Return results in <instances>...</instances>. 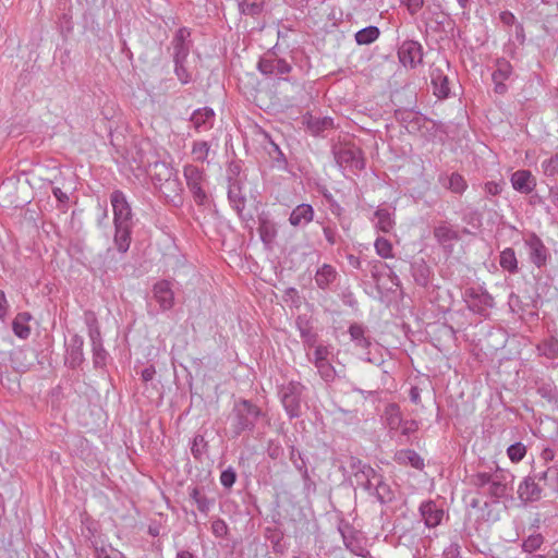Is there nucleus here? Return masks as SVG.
Instances as JSON below:
<instances>
[{
    "mask_svg": "<svg viewBox=\"0 0 558 558\" xmlns=\"http://www.w3.org/2000/svg\"><path fill=\"white\" fill-rule=\"evenodd\" d=\"M348 463L356 486L366 492L369 497L380 505H387L395 500V490L384 475L371 464L353 456L349 458Z\"/></svg>",
    "mask_w": 558,
    "mask_h": 558,
    "instance_id": "1",
    "label": "nucleus"
},
{
    "mask_svg": "<svg viewBox=\"0 0 558 558\" xmlns=\"http://www.w3.org/2000/svg\"><path fill=\"white\" fill-rule=\"evenodd\" d=\"M514 475L505 469L496 468L494 472H477L470 477V483L490 497L495 502L505 498L513 489Z\"/></svg>",
    "mask_w": 558,
    "mask_h": 558,
    "instance_id": "2",
    "label": "nucleus"
},
{
    "mask_svg": "<svg viewBox=\"0 0 558 558\" xmlns=\"http://www.w3.org/2000/svg\"><path fill=\"white\" fill-rule=\"evenodd\" d=\"M265 416L266 413L253 401L244 398L235 400L229 415L232 438L253 432L258 421Z\"/></svg>",
    "mask_w": 558,
    "mask_h": 558,
    "instance_id": "3",
    "label": "nucleus"
},
{
    "mask_svg": "<svg viewBox=\"0 0 558 558\" xmlns=\"http://www.w3.org/2000/svg\"><path fill=\"white\" fill-rule=\"evenodd\" d=\"M306 387L298 380H290L279 389L281 404L289 418H298L302 415L303 395Z\"/></svg>",
    "mask_w": 558,
    "mask_h": 558,
    "instance_id": "4",
    "label": "nucleus"
},
{
    "mask_svg": "<svg viewBox=\"0 0 558 558\" xmlns=\"http://www.w3.org/2000/svg\"><path fill=\"white\" fill-rule=\"evenodd\" d=\"M462 299L470 312L483 318H487L495 306L494 296L482 286L465 288Z\"/></svg>",
    "mask_w": 558,
    "mask_h": 558,
    "instance_id": "5",
    "label": "nucleus"
},
{
    "mask_svg": "<svg viewBox=\"0 0 558 558\" xmlns=\"http://www.w3.org/2000/svg\"><path fill=\"white\" fill-rule=\"evenodd\" d=\"M183 175L195 204L206 206L209 203V197L205 189L207 178L204 170L189 163L183 167Z\"/></svg>",
    "mask_w": 558,
    "mask_h": 558,
    "instance_id": "6",
    "label": "nucleus"
},
{
    "mask_svg": "<svg viewBox=\"0 0 558 558\" xmlns=\"http://www.w3.org/2000/svg\"><path fill=\"white\" fill-rule=\"evenodd\" d=\"M337 165L341 169L361 171L365 168V159L360 147L352 143H340L332 147Z\"/></svg>",
    "mask_w": 558,
    "mask_h": 558,
    "instance_id": "7",
    "label": "nucleus"
},
{
    "mask_svg": "<svg viewBox=\"0 0 558 558\" xmlns=\"http://www.w3.org/2000/svg\"><path fill=\"white\" fill-rule=\"evenodd\" d=\"M257 69L263 75L287 81L286 75L292 71V65L279 57L276 45L259 58Z\"/></svg>",
    "mask_w": 558,
    "mask_h": 558,
    "instance_id": "8",
    "label": "nucleus"
},
{
    "mask_svg": "<svg viewBox=\"0 0 558 558\" xmlns=\"http://www.w3.org/2000/svg\"><path fill=\"white\" fill-rule=\"evenodd\" d=\"M460 231L448 221H440L433 229V236L442 251L450 255L453 253L454 244L461 240Z\"/></svg>",
    "mask_w": 558,
    "mask_h": 558,
    "instance_id": "9",
    "label": "nucleus"
},
{
    "mask_svg": "<svg viewBox=\"0 0 558 558\" xmlns=\"http://www.w3.org/2000/svg\"><path fill=\"white\" fill-rule=\"evenodd\" d=\"M110 203L113 210V225H134V215L126 195L114 190L110 195Z\"/></svg>",
    "mask_w": 558,
    "mask_h": 558,
    "instance_id": "10",
    "label": "nucleus"
},
{
    "mask_svg": "<svg viewBox=\"0 0 558 558\" xmlns=\"http://www.w3.org/2000/svg\"><path fill=\"white\" fill-rule=\"evenodd\" d=\"M524 246L527 248L530 262L536 268L542 269L547 265L550 258L549 250L536 233H531L524 239Z\"/></svg>",
    "mask_w": 558,
    "mask_h": 558,
    "instance_id": "11",
    "label": "nucleus"
},
{
    "mask_svg": "<svg viewBox=\"0 0 558 558\" xmlns=\"http://www.w3.org/2000/svg\"><path fill=\"white\" fill-rule=\"evenodd\" d=\"M141 167H143L151 179L155 187L159 186L165 181L170 180L177 173V170L166 161L158 159L141 160Z\"/></svg>",
    "mask_w": 558,
    "mask_h": 558,
    "instance_id": "12",
    "label": "nucleus"
},
{
    "mask_svg": "<svg viewBox=\"0 0 558 558\" xmlns=\"http://www.w3.org/2000/svg\"><path fill=\"white\" fill-rule=\"evenodd\" d=\"M449 68L447 61H442L441 64L433 63L429 66V77L433 86V94L438 99H446L450 95L449 78L445 74L444 68Z\"/></svg>",
    "mask_w": 558,
    "mask_h": 558,
    "instance_id": "13",
    "label": "nucleus"
},
{
    "mask_svg": "<svg viewBox=\"0 0 558 558\" xmlns=\"http://www.w3.org/2000/svg\"><path fill=\"white\" fill-rule=\"evenodd\" d=\"M339 532L342 536L345 548L352 554L360 557H365L368 554L364 538L362 537L361 533L354 530L351 524H340Z\"/></svg>",
    "mask_w": 558,
    "mask_h": 558,
    "instance_id": "14",
    "label": "nucleus"
},
{
    "mask_svg": "<svg viewBox=\"0 0 558 558\" xmlns=\"http://www.w3.org/2000/svg\"><path fill=\"white\" fill-rule=\"evenodd\" d=\"M398 58L402 65L414 69L423 61V47L416 40H404L398 49Z\"/></svg>",
    "mask_w": 558,
    "mask_h": 558,
    "instance_id": "15",
    "label": "nucleus"
},
{
    "mask_svg": "<svg viewBox=\"0 0 558 558\" xmlns=\"http://www.w3.org/2000/svg\"><path fill=\"white\" fill-rule=\"evenodd\" d=\"M518 497L523 502L538 501L543 497L544 488L536 477V473L523 478L518 487Z\"/></svg>",
    "mask_w": 558,
    "mask_h": 558,
    "instance_id": "16",
    "label": "nucleus"
},
{
    "mask_svg": "<svg viewBox=\"0 0 558 558\" xmlns=\"http://www.w3.org/2000/svg\"><path fill=\"white\" fill-rule=\"evenodd\" d=\"M396 118L410 134L421 132L427 122V118L413 109H398Z\"/></svg>",
    "mask_w": 558,
    "mask_h": 558,
    "instance_id": "17",
    "label": "nucleus"
},
{
    "mask_svg": "<svg viewBox=\"0 0 558 558\" xmlns=\"http://www.w3.org/2000/svg\"><path fill=\"white\" fill-rule=\"evenodd\" d=\"M510 183L518 193L529 195L535 190L537 181L530 170L520 169L510 175Z\"/></svg>",
    "mask_w": 558,
    "mask_h": 558,
    "instance_id": "18",
    "label": "nucleus"
},
{
    "mask_svg": "<svg viewBox=\"0 0 558 558\" xmlns=\"http://www.w3.org/2000/svg\"><path fill=\"white\" fill-rule=\"evenodd\" d=\"M418 511L424 524L429 529L438 526L445 514L444 509L430 499L423 501Z\"/></svg>",
    "mask_w": 558,
    "mask_h": 558,
    "instance_id": "19",
    "label": "nucleus"
},
{
    "mask_svg": "<svg viewBox=\"0 0 558 558\" xmlns=\"http://www.w3.org/2000/svg\"><path fill=\"white\" fill-rule=\"evenodd\" d=\"M257 221L260 241L265 247L270 248L278 234L277 225L270 218V215L266 211H263L258 215Z\"/></svg>",
    "mask_w": 558,
    "mask_h": 558,
    "instance_id": "20",
    "label": "nucleus"
},
{
    "mask_svg": "<svg viewBox=\"0 0 558 558\" xmlns=\"http://www.w3.org/2000/svg\"><path fill=\"white\" fill-rule=\"evenodd\" d=\"M512 73V65L505 58L498 59L496 61V69L492 74V80L494 82V92L499 95H504L507 92V85L505 81H507Z\"/></svg>",
    "mask_w": 558,
    "mask_h": 558,
    "instance_id": "21",
    "label": "nucleus"
},
{
    "mask_svg": "<svg viewBox=\"0 0 558 558\" xmlns=\"http://www.w3.org/2000/svg\"><path fill=\"white\" fill-rule=\"evenodd\" d=\"M536 477L542 483L544 496L558 497V465H548L544 471L537 472Z\"/></svg>",
    "mask_w": 558,
    "mask_h": 558,
    "instance_id": "22",
    "label": "nucleus"
},
{
    "mask_svg": "<svg viewBox=\"0 0 558 558\" xmlns=\"http://www.w3.org/2000/svg\"><path fill=\"white\" fill-rule=\"evenodd\" d=\"M215 117V111L211 108L203 107L193 111L190 122L197 133H202L214 126Z\"/></svg>",
    "mask_w": 558,
    "mask_h": 558,
    "instance_id": "23",
    "label": "nucleus"
},
{
    "mask_svg": "<svg viewBox=\"0 0 558 558\" xmlns=\"http://www.w3.org/2000/svg\"><path fill=\"white\" fill-rule=\"evenodd\" d=\"M84 339L80 335H74L70 339L66 348L65 364L71 368H77L84 362L83 353Z\"/></svg>",
    "mask_w": 558,
    "mask_h": 558,
    "instance_id": "24",
    "label": "nucleus"
},
{
    "mask_svg": "<svg viewBox=\"0 0 558 558\" xmlns=\"http://www.w3.org/2000/svg\"><path fill=\"white\" fill-rule=\"evenodd\" d=\"M153 293L162 311H168L174 305V293L170 282L167 280L158 281L154 284Z\"/></svg>",
    "mask_w": 558,
    "mask_h": 558,
    "instance_id": "25",
    "label": "nucleus"
},
{
    "mask_svg": "<svg viewBox=\"0 0 558 558\" xmlns=\"http://www.w3.org/2000/svg\"><path fill=\"white\" fill-rule=\"evenodd\" d=\"M410 271H411L414 282L417 286H420L422 288H427L429 286L430 279L434 274H433V269L424 260V258L414 259L410 264Z\"/></svg>",
    "mask_w": 558,
    "mask_h": 558,
    "instance_id": "26",
    "label": "nucleus"
},
{
    "mask_svg": "<svg viewBox=\"0 0 558 558\" xmlns=\"http://www.w3.org/2000/svg\"><path fill=\"white\" fill-rule=\"evenodd\" d=\"M348 331L351 341L354 343V347L362 350L365 353H368L369 348L372 347V339L367 335V327L360 323H352Z\"/></svg>",
    "mask_w": 558,
    "mask_h": 558,
    "instance_id": "27",
    "label": "nucleus"
},
{
    "mask_svg": "<svg viewBox=\"0 0 558 558\" xmlns=\"http://www.w3.org/2000/svg\"><path fill=\"white\" fill-rule=\"evenodd\" d=\"M228 199L231 207L236 211L240 218L244 219L243 211L246 205V197L242 192V186L238 180L229 181Z\"/></svg>",
    "mask_w": 558,
    "mask_h": 558,
    "instance_id": "28",
    "label": "nucleus"
},
{
    "mask_svg": "<svg viewBox=\"0 0 558 558\" xmlns=\"http://www.w3.org/2000/svg\"><path fill=\"white\" fill-rule=\"evenodd\" d=\"M314 208L312 205L302 203L298 205L290 214L289 222L291 226L305 227L314 219Z\"/></svg>",
    "mask_w": 558,
    "mask_h": 558,
    "instance_id": "29",
    "label": "nucleus"
},
{
    "mask_svg": "<svg viewBox=\"0 0 558 558\" xmlns=\"http://www.w3.org/2000/svg\"><path fill=\"white\" fill-rule=\"evenodd\" d=\"M134 225H114L113 243L118 252L125 254L132 242Z\"/></svg>",
    "mask_w": 558,
    "mask_h": 558,
    "instance_id": "30",
    "label": "nucleus"
},
{
    "mask_svg": "<svg viewBox=\"0 0 558 558\" xmlns=\"http://www.w3.org/2000/svg\"><path fill=\"white\" fill-rule=\"evenodd\" d=\"M190 37V32L185 27H181L174 35L172 40L173 45V61H185L189 54V46L186 40Z\"/></svg>",
    "mask_w": 558,
    "mask_h": 558,
    "instance_id": "31",
    "label": "nucleus"
},
{
    "mask_svg": "<svg viewBox=\"0 0 558 558\" xmlns=\"http://www.w3.org/2000/svg\"><path fill=\"white\" fill-rule=\"evenodd\" d=\"M260 135L263 137V146L269 157L278 163V166L286 168L288 165L287 158L279 145L272 140L269 133L266 131H260Z\"/></svg>",
    "mask_w": 558,
    "mask_h": 558,
    "instance_id": "32",
    "label": "nucleus"
},
{
    "mask_svg": "<svg viewBox=\"0 0 558 558\" xmlns=\"http://www.w3.org/2000/svg\"><path fill=\"white\" fill-rule=\"evenodd\" d=\"M338 277L336 268L330 264H323L315 274V283L322 289L326 290L332 284Z\"/></svg>",
    "mask_w": 558,
    "mask_h": 558,
    "instance_id": "33",
    "label": "nucleus"
},
{
    "mask_svg": "<svg viewBox=\"0 0 558 558\" xmlns=\"http://www.w3.org/2000/svg\"><path fill=\"white\" fill-rule=\"evenodd\" d=\"M395 461L399 464L411 465L417 470H422L424 468L423 458L412 449H402L398 450L395 453Z\"/></svg>",
    "mask_w": 558,
    "mask_h": 558,
    "instance_id": "34",
    "label": "nucleus"
},
{
    "mask_svg": "<svg viewBox=\"0 0 558 558\" xmlns=\"http://www.w3.org/2000/svg\"><path fill=\"white\" fill-rule=\"evenodd\" d=\"M167 199L174 202L175 198H180L183 191L182 184L177 173L156 187Z\"/></svg>",
    "mask_w": 558,
    "mask_h": 558,
    "instance_id": "35",
    "label": "nucleus"
},
{
    "mask_svg": "<svg viewBox=\"0 0 558 558\" xmlns=\"http://www.w3.org/2000/svg\"><path fill=\"white\" fill-rule=\"evenodd\" d=\"M499 265L504 271H507L510 275L519 272V260L512 247H506L500 252Z\"/></svg>",
    "mask_w": 558,
    "mask_h": 558,
    "instance_id": "36",
    "label": "nucleus"
},
{
    "mask_svg": "<svg viewBox=\"0 0 558 558\" xmlns=\"http://www.w3.org/2000/svg\"><path fill=\"white\" fill-rule=\"evenodd\" d=\"M295 325L303 343L307 347H315L317 335L313 331L310 320L305 316H298Z\"/></svg>",
    "mask_w": 558,
    "mask_h": 558,
    "instance_id": "37",
    "label": "nucleus"
},
{
    "mask_svg": "<svg viewBox=\"0 0 558 558\" xmlns=\"http://www.w3.org/2000/svg\"><path fill=\"white\" fill-rule=\"evenodd\" d=\"M384 418L390 430H397L403 423L400 407L397 403L387 404L384 410Z\"/></svg>",
    "mask_w": 558,
    "mask_h": 558,
    "instance_id": "38",
    "label": "nucleus"
},
{
    "mask_svg": "<svg viewBox=\"0 0 558 558\" xmlns=\"http://www.w3.org/2000/svg\"><path fill=\"white\" fill-rule=\"evenodd\" d=\"M537 352L541 356H544L553 362L558 360V339L549 337L543 340L536 347Z\"/></svg>",
    "mask_w": 558,
    "mask_h": 558,
    "instance_id": "39",
    "label": "nucleus"
},
{
    "mask_svg": "<svg viewBox=\"0 0 558 558\" xmlns=\"http://www.w3.org/2000/svg\"><path fill=\"white\" fill-rule=\"evenodd\" d=\"M537 393L548 402L556 403L558 401V390L550 379H539L536 383Z\"/></svg>",
    "mask_w": 558,
    "mask_h": 558,
    "instance_id": "40",
    "label": "nucleus"
},
{
    "mask_svg": "<svg viewBox=\"0 0 558 558\" xmlns=\"http://www.w3.org/2000/svg\"><path fill=\"white\" fill-rule=\"evenodd\" d=\"M31 319V315L26 312L24 313H19L13 323H12V329H13V332L16 337L21 338V339H26L28 338L29 333H31V328L29 326L27 325L28 320Z\"/></svg>",
    "mask_w": 558,
    "mask_h": 558,
    "instance_id": "41",
    "label": "nucleus"
},
{
    "mask_svg": "<svg viewBox=\"0 0 558 558\" xmlns=\"http://www.w3.org/2000/svg\"><path fill=\"white\" fill-rule=\"evenodd\" d=\"M333 128V119L330 117L324 118H313L311 117L307 121L308 131L317 136L320 135L324 131Z\"/></svg>",
    "mask_w": 558,
    "mask_h": 558,
    "instance_id": "42",
    "label": "nucleus"
},
{
    "mask_svg": "<svg viewBox=\"0 0 558 558\" xmlns=\"http://www.w3.org/2000/svg\"><path fill=\"white\" fill-rule=\"evenodd\" d=\"M208 441L203 434H196L191 441V453L196 461L202 462L208 452Z\"/></svg>",
    "mask_w": 558,
    "mask_h": 558,
    "instance_id": "43",
    "label": "nucleus"
},
{
    "mask_svg": "<svg viewBox=\"0 0 558 558\" xmlns=\"http://www.w3.org/2000/svg\"><path fill=\"white\" fill-rule=\"evenodd\" d=\"M374 215L377 219L376 227L380 231L388 233L393 229L395 221L392 219V214L387 208H378Z\"/></svg>",
    "mask_w": 558,
    "mask_h": 558,
    "instance_id": "44",
    "label": "nucleus"
},
{
    "mask_svg": "<svg viewBox=\"0 0 558 558\" xmlns=\"http://www.w3.org/2000/svg\"><path fill=\"white\" fill-rule=\"evenodd\" d=\"M379 34L377 26L369 25L355 33V41L357 45H369L379 37Z\"/></svg>",
    "mask_w": 558,
    "mask_h": 558,
    "instance_id": "45",
    "label": "nucleus"
},
{
    "mask_svg": "<svg viewBox=\"0 0 558 558\" xmlns=\"http://www.w3.org/2000/svg\"><path fill=\"white\" fill-rule=\"evenodd\" d=\"M92 546L95 550L96 558H126L122 551L111 545L99 546L96 541H92Z\"/></svg>",
    "mask_w": 558,
    "mask_h": 558,
    "instance_id": "46",
    "label": "nucleus"
},
{
    "mask_svg": "<svg viewBox=\"0 0 558 558\" xmlns=\"http://www.w3.org/2000/svg\"><path fill=\"white\" fill-rule=\"evenodd\" d=\"M461 220L473 229L482 226V214L475 208H465L461 213Z\"/></svg>",
    "mask_w": 558,
    "mask_h": 558,
    "instance_id": "47",
    "label": "nucleus"
},
{
    "mask_svg": "<svg viewBox=\"0 0 558 558\" xmlns=\"http://www.w3.org/2000/svg\"><path fill=\"white\" fill-rule=\"evenodd\" d=\"M210 151V145L206 141H195L192 145L191 154L196 161H206Z\"/></svg>",
    "mask_w": 558,
    "mask_h": 558,
    "instance_id": "48",
    "label": "nucleus"
},
{
    "mask_svg": "<svg viewBox=\"0 0 558 558\" xmlns=\"http://www.w3.org/2000/svg\"><path fill=\"white\" fill-rule=\"evenodd\" d=\"M452 193L462 194L468 187L465 179L458 172H453L448 177V184L446 185Z\"/></svg>",
    "mask_w": 558,
    "mask_h": 558,
    "instance_id": "49",
    "label": "nucleus"
},
{
    "mask_svg": "<svg viewBox=\"0 0 558 558\" xmlns=\"http://www.w3.org/2000/svg\"><path fill=\"white\" fill-rule=\"evenodd\" d=\"M542 171L547 178L558 177V153L542 161Z\"/></svg>",
    "mask_w": 558,
    "mask_h": 558,
    "instance_id": "50",
    "label": "nucleus"
},
{
    "mask_svg": "<svg viewBox=\"0 0 558 558\" xmlns=\"http://www.w3.org/2000/svg\"><path fill=\"white\" fill-rule=\"evenodd\" d=\"M239 10L242 14L251 15V16H257L263 11V3L262 2H247V0H236Z\"/></svg>",
    "mask_w": 558,
    "mask_h": 558,
    "instance_id": "51",
    "label": "nucleus"
},
{
    "mask_svg": "<svg viewBox=\"0 0 558 558\" xmlns=\"http://www.w3.org/2000/svg\"><path fill=\"white\" fill-rule=\"evenodd\" d=\"M544 543V537L541 533L529 535L522 543V548L526 553H533L541 548Z\"/></svg>",
    "mask_w": 558,
    "mask_h": 558,
    "instance_id": "52",
    "label": "nucleus"
},
{
    "mask_svg": "<svg viewBox=\"0 0 558 558\" xmlns=\"http://www.w3.org/2000/svg\"><path fill=\"white\" fill-rule=\"evenodd\" d=\"M315 367L317 368V372H318L320 378L325 383L329 384V383L335 381V379L337 377V372H336L335 367L329 363V361L317 364V365H315Z\"/></svg>",
    "mask_w": 558,
    "mask_h": 558,
    "instance_id": "53",
    "label": "nucleus"
},
{
    "mask_svg": "<svg viewBox=\"0 0 558 558\" xmlns=\"http://www.w3.org/2000/svg\"><path fill=\"white\" fill-rule=\"evenodd\" d=\"M507 454L512 462H520L526 454V447L518 441L510 445L507 449Z\"/></svg>",
    "mask_w": 558,
    "mask_h": 558,
    "instance_id": "54",
    "label": "nucleus"
},
{
    "mask_svg": "<svg viewBox=\"0 0 558 558\" xmlns=\"http://www.w3.org/2000/svg\"><path fill=\"white\" fill-rule=\"evenodd\" d=\"M376 253L383 258H389L392 256L391 242L385 238H377L375 241Z\"/></svg>",
    "mask_w": 558,
    "mask_h": 558,
    "instance_id": "55",
    "label": "nucleus"
},
{
    "mask_svg": "<svg viewBox=\"0 0 558 558\" xmlns=\"http://www.w3.org/2000/svg\"><path fill=\"white\" fill-rule=\"evenodd\" d=\"M93 347V363L96 368H101L106 365L107 352L102 347V343L92 345Z\"/></svg>",
    "mask_w": 558,
    "mask_h": 558,
    "instance_id": "56",
    "label": "nucleus"
},
{
    "mask_svg": "<svg viewBox=\"0 0 558 558\" xmlns=\"http://www.w3.org/2000/svg\"><path fill=\"white\" fill-rule=\"evenodd\" d=\"M236 481V472L232 466L227 468L220 474V483L221 485L230 489Z\"/></svg>",
    "mask_w": 558,
    "mask_h": 558,
    "instance_id": "57",
    "label": "nucleus"
},
{
    "mask_svg": "<svg viewBox=\"0 0 558 558\" xmlns=\"http://www.w3.org/2000/svg\"><path fill=\"white\" fill-rule=\"evenodd\" d=\"M290 460L293 463L294 468L302 473L303 470H307L306 460L303 454L298 451L294 447H291L290 451Z\"/></svg>",
    "mask_w": 558,
    "mask_h": 558,
    "instance_id": "58",
    "label": "nucleus"
},
{
    "mask_svg": "<svg viewBox=\"0 0 558 558\" xmlns=\"http://www.w3.org/2000/svg\"><path fill=\"white\" fill-rule=\"evenodd\" d=\"M329 354H330V351H329L328 347L322 345V344L320 345H316L315 350H314V357L310 359V361L314 365H317V364H320V363L329 361L328 360Z\"/></svg>",
    "mask_w": 558,
    "mask_h": 558,
    "instance_id": "59",
    "label": "nucleus"
},
{
    "mask_svg": "<svg viewBox=\"0 0 558 558\" xmlns=\"http://www.w3.org/2000/svg\"><path fill=\"white\" fill-rule=\"evenodd\" d=\"M228 531V525L223 519L218 518L211 522V532L216 537H226Z\"/></svg>",
    "mask_w": 558,
    "mask_h": 558,
    "instance_id": "60",
    "label": "nucleus"
},
{
    "mask_svg": "<svg viewBox=\"0 0 558 558\" xmlns=\"http://www.w3.org/2000/svg\"><path fill=\"white\" fill-rule=\"evenodd\" d=\"M502 182L488 181L484 184V191L487 197L498 196L504 190Z\"/></svg>",
    "mask_w": 558,
    "mask_h": 558,
    "instance_id": "61",
    "label": "nucleus"
},
{
    "mask_svg": "<svg viewBox=\"0 0 558 558\" xmlns=\"http://www.w3.org/2000/svg\"><path fill=\"white\" fill-rule=\"evenodd\" d=\"M301 474L302 481H303V490L306 495H310L312 493L316 492V484L310 476L308 470H303Z\"/></svg>",
    "mask_w": 558,
    "mask_h": 558,
    "instance_id": "62",
    "label": "nucleus"
},
{
    "mask_svg": "<svg viewBox=\"0 0 558 558\" xmlns=\"http://www.w3.org/2000/svg\"><path fill=\"white\" fill-rule=\"evenodd\" d=\"M185 61H174V72L181 83L186 84L190 82L191 77L187 70L184 66Z\"/></svg>",
    "mask_w": 558,
    "mask_h": 558,
    "instance_id": "63",
    "label": "nucleus"
},
{
    "mask_svg": "<svg viewBox=\"0 0 558 558\" xmlns=\"http://www.w3.org/2000/svg\"><path fill=\"white\" fill-rule=\"evenodd\" d=\"M441 558H463L460 545L458 543H451L444 549Z\"/></svg>",
    "mask_w": 558,
    "mask_h": 558,
    "instance_id": "64",
    "label": "nucleus"
}]
</instances>
